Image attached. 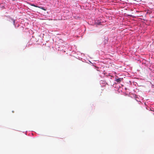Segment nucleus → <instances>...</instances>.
Segmentation results:
<instances>
[{
    "label": "nucleus",
    "mask_w": 154,
    "mask_h": 154,
    "mask_svg": "<svg viewBox=\"0 0 154 154\" xmlns=\"http://www.w3.org/2000/svg\"><path fill=\"white\" fill-rule=\"evenodd\" d=\"M30 5L31 6H34L35 7H37V8H41V9H42L43 10H44L45 11H46V9L45 8H44V7H43L39 6H38L35 5L34 4H30Z\"/></svg>",
    "instance_id": "obj_1"
},
{
    "label": "nucleus",
    "mask_w": 154,
    "mask_h": 154,
    "mask_svg": "<svg viewBox=\"0 0 154 154\" xmlns=\"http://www.w3.org/2000/svg\"><path fill=\"white\" fill-rule=\"evenodd\" d=\"M122 80V79H121V78H119V79H116V81L118 83H120Z\"/></svg>",
    "instance_id": "obj_2"
}]
</instances>
